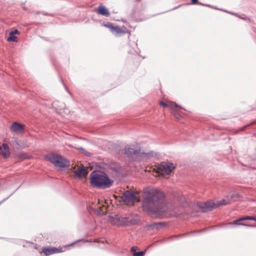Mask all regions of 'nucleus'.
Returning <instances> with one entry per match:
<instances>
[{
	"mask_svg": "<svg viewBox=\"0 0 256 256\" xmlns=\"http://www.w3.org/2000/svg\"><path fill=\"white\" fill-rule=\"evenodd\" d=\"M143 194L142 208L144 211L151 216H160L166 212L168 208L164 201L162 192L150 186L144 188Z\"/></svg>",
	"mask_w": 256,
	"mask_h": 256,
	"instance_id": "1",
	"label": "nucleus"
},
{
	"mask_svg": "<svg viewBox=\"0 0 256 256\" xmlns=\"http://www.w3.org/2000/svg\"><path fill=\"white\" fill-rule=\"evenodd\" d=\"M90 180L91 185L96 188L105 189L110 188L114 180L107 174L101 171H94L90 174Z\"/></svg>",
	"mask_w": 256,
	"mask_h": 256,
	"instance_id": "2",
	"label": "nucleus"
},
{
	"mask_svg": "<svg viewBox=\"0 0 256 256\" xmlns=\"http://www.w3.org/2000/svg\"><path fill=\"white\" fill-rule=\"evenodd\" d=\"M45 158L60 170H62L69 166L68 161L65 159L62 156L56 154H49L45 156Z\"/></svg>",
	"mask_w": 256,
	"mask_h": 256,
	"instance_id": "3",
	"label": "nucleus"
},
{
	"mask_svg": "<svg viewBox=\"0 0 256 256\" xmlns=\"http://www.w3.org/2000/svg\"><path fill=\"white\" fill-rule=\"evenodd\" d=\"M108 222L116 226H122L126 224L128 219L126 217H123L118 214L110 216L108 217Z\"/></svg>",
	"mask_w": 256,
	"mask_h": 256,
	"instance_id": "4",
	"label": "nucleus"
},
{
	"mask_svg": "<svg viewBox=\"0 0 256 256\" xmlns=\"http://www.w3.org/2000/svg\"><path fill=\"white\" fill-rule=\"evenodd\" d=\"M174 168L172 163L162 162L158 166V173L161 175L168 174Z\"/></svg>",
	"mask_w": 256,
	"mask_h": 256,
	"instance_id": "5",
	"label": "nucleus"
},
{
	"mask_svg": "<svg viewBox=\"0 0 256 256\" xmlns=\"http://www.w3.org/2000/svg\"><path fill=\"white\" fill-rule=\"evenodd\" d=\"M226 203L225 202L224 200H222L218 201L216 204L212 202H207L204 203L200 204L198 206L200 209L204 210H212L220 206L226 205Z\"/></svg>",
	"mask_w": 256,
	"mask_h": 256,
	"instance_id": "6",
	"label": "nucleus"
},
{
	"mask_svg": "<svg viewBox=\"0 0 256 256\" xmlns=\"http://www.w3.org/2000/svg\"><path fill=\"white\" fill-rule=\"evenodd\" d=\"M131 154L142 157H148L150 155L148 153L141 152L140 145L137 142L129 146V156Z\"/></svg>",
	"mask_w": 256,
	"mask_h": 256,
	"instance_id": "7",
	"label": "nucleus"
},
{
	"mask_svg": "<svg viewBox=\"0 0 256 256\" xmlns=\"http://www.w3.org/2000/svg\"><path fill=\"white\" fill-rule=\"evenodd\" d=\"M118 204L120 206H128V190L125 191L122 196L116 197Z\"/></svg>",
	"mask_w": 256,
	"mask_h": 256,
	"instance_id": "8",
	"label": "nucleus"
},
{
	"mask_svg": "<svg viewBox=\"0 0 256 256\" xmlns=\"http://www.w3.org/2000/svg\"><path fill=\"white\" fill-rule=\"evenodd\" d=\"M104 26L109 28L112 32L116 35H120L121 34H124L126 32L125 31L122 30L119 26H114L110 22L105 24Z\"/></svg>",
	"mask_w": 256,
	"mask_h": 256,
	"instance_id": "9",
	"label": "nucleus"
},
{
	"mask_svg": "<svg viewBox=\"0 0 256 256\" xmlns=\"http://www.w3.org/2000/svg\"><path fill=\"white\" fill-rule=\"evenodd\" d=\"M24 125L20 124L18 122H14L10 127L12 132L22 134L24 132Z\"/></svg>",
	"mask_w": 256,
	"mask_h": 256,
	"instance_id": "10",
	"label": "nucleus"
},
{
	"mask_svg": "<svg viewBox=\"0 0 256 256\" xmlns=\"http://www.w3.org/2000/svg\"><path fill=\"white\" fill-rule=\"evenodd\" d=\"M140 196L139 192L129 189V204L132 202H139Z\"/></svg>",
	"mask_w": 256,
	"mask_h": 256,
	"instance_id": "11",
	"label": "nucleus"
},
{
	"mask_svg": "<svg viewBox=\"0 0 256 256\" xmlns=\"http://www.w3.org/2000/svg\"><path fill=\"white\" fill-rule=\"evenodd\" d=\"M88 174V170L83 166H79L74 172L75 176L79 178L86 177Z\"/></svg>",
	"mask_w": 256,
	"mask_h": 256,
	"instance_id": "12",
	"label": "nucleus"
},
{
	"mask_svg": "<svg viewBox=\"0 0 256 256\" xmlns=\"http://www.w3.org/2000/svg\"><path fill=\"white\" fill-rule=\"evenodd\" d=\"M96 12L104 16H108L110 12L102 4L99 5L98 7Z\"/></svg>",
	"mask_w": 256,
	"mask_h": 256,
	"instance_id": "13",
	"label": "nucleus"
},
{
	"mask_svg": "<svg viewBox=\"0 0 256 256\" xmlns=\"http://www.w3.org/2000/svg\"><path fill=\"white\" fill-rule=\"evenodd\" d=\"M42 250H43L44 254L46 256L50 255L53 254L58 253L60 252V250H59L58 248H43Z\"/></svg>",
	"mask_w": 256,
	"mask_h": 256,
	"instance_id": "14",
	"label": "nucleus"
},
{
	"mask_svg": "<svg viewBox=\"0 0 256 256\" xmlns=\"http://www.w3.org/2000/svg\"><path fill=\"white\" fill-rule=\"evenodd\" d=\"M245 218H246V216L242 217V218H239L236 219V220H235L232 221V222H229V223H228V224H229L242 225V226H250V227H252V226H252V225L246 224H243V223H240V222H240V221H242V220H246Z\"/></svg>",
	"mask_w": 256,
	"mask_h": 256,
	"instance_id": "15",
	"label": "nucleus"
},
{
	"mask_svg": "<svg viewBox=\"0 0 256 256\" xmlns=\"http://www.w3.org/2000/svg\"><path fill=\"white\" fill-rule=\"evenodd\" d=\"M140 220V216L138 214H136L132 219L129 220V224H134Z\"/></svg>",
	"mask_w": 256,
	"mask_h": 256,
	"instance_id": "16",
	"label": "nucleus"
},
{
	"mask_svg": "<svg viewBox=\"0 0 256 256\" xmlns=\"http://www.w3.org/2000/svg\"><path fill=\"white\" fill-rule=\"evenodd\" d=\"M165 225V224L164 222H154L151 224V226H152L154 228H159L164 226Z\"/></svg>",
	"mask_w": 256,
	"mask_h": 256,
	"instance_id": "17",
	"label": "nucleus"
},
{
	"mask_svg": "<svg viewBox=\"0 0 256 256\" xmlns=\"http://www.w3.org/2000/svg\"><path fill=\"white\" fill-rule=\"evenodd\" d=\"M7 40L8 42H16L18 41V38L16 36H14V34H11L10 33L9 34V36L7 38Z\"/></svg>",
	"mask_w": 256,
	"mask_h": 256,
	"instance_id": "18",
	"label": "nucleus"
},
{
	"mask_svg": "<svg viewBox=\"0 0 256 256\" xmlns=\"http://www.w3.org/2000/svg\"><path fill=\"white\" fill-rule=\"evenodd\" d=\"M144 252L143 251H140L138 252H134L133 253V256H144Z\"/></svg>",
	"mask_w": 256,
	"mask_h": 256,
	"instance_id": "19",
	"label": "nucleus"
},
{
	"mask_svg": "<svg viewBox=\"0 0 256 256\" xmlns=\"http://www.w3.org/2000/svg\"><path fill=\"white\" fill-rule=\"evenodd\" d=\"M2 154L4 158H7L10 156V152L9 151L4 150L2 152Z\"/></svg>",
	"mask_w": 256,
	"mask_h": 256,
	"instance_id": "20",
	"label": "nucleus"
},
{
	"mask_svg": "<svg viewBox=\"0 0 256 256\" xmlns=\"http://www.w3.org/2000/svg\"><path fill=\"white\" fill-rule=\"evenodd\" d=\"M192 0L191 4H200V5L206 6H210L209 5L204 4H202L200 3V2H198V0Z\"/></svg>",
	"mask_w": 256,
	"mask_h": 256,
	"instance_id": "21",
	"label": "nucleus"
},
{
	"mask_svg": "<svg viewBox=\"0 0 256 256\" xmlns=\"http://www.w3.org/2000/svg\"><path fill=\"white\" fill-rule=\"evenodd\" d=\"M246 220H253L256 222V218L253 216H246Z\"/></svg>",
	"mask_w": 256,
	"mask_h": 256,
	"instance_id": "22",
	"label": "nucleus"
},
{
	"mask_svg": "<svg viewBox=\"0 0 256 256\" xmlns=\"http://www.w3.org/2000/svg\"><path fill=\"white\" fill-rule=\"evenodd\" d=\"M2 148L4 150L9 151V147L7 144H6V143L3 144Z\"/></svg>",
	"mask_w": 256,
	"mask_h": 256,
	"instance_id": "23",
	"label": "nucleus"
},
{
	"mask_svg": "<svg viewBox=\"0 0 256 256\" xmlns=\"http://www.w3.org/2000/svg\"><path fill=\"white\" fill-rule=\"evenodd\" d=\"M160 105L161 106H162L163 107H165V108H166V107L168 106V104H166V103L164 102H162V101H160Z\"/></svg>",
	"mask_w": 256,
	"mask_h": 256,
	"instance_id": "24",
	"label": "nucleus"
},
{
	"mask_svg": "<svg viewBox=\"0 0 256 256\" xmlns=\"http://www.w3.org/2000/svg\"><path fill=\"white\" fill-rule=\"evenodd\" d=\"M138 249V248L137 246H132L131 248V251L134 253V252H136V250Z\"/></svg>",
	"mask_w": 256,
	"mask_h": 256,
	"instance_id": "25",
	"label": "nucleus"
},
{
	"mask_svg": "<svg viewBox=\"0 0 256 256\" xmlns=\"http://www.w3.org/2000/svg\"><path fill=\"white\" fill-rule=\"evenodd\" d=\"M10 33L11 34H18L19 33V32L18 30H14V31H12L11 32H10Z\"/></svg>",
	"mask_w": 256,
	"mask_h": 256,
	"instance_id": "26",
	"label": "nucleus"
},
{
	"mask_svg": "<svg viewBox=\"0 0 256 256\" xmlns=\"http://www.w3.org/2000/svg\"><path fill=\"white\" fill-rule=\"evenodd\" d=\"M78 149L80 151H84V149L82 148H78Z\"/></svg>",
	"mask_w": 256,
	"mask_h": 256,
	"instance_id": "27",
	"label": "nucleus"
},
{
	"mask_svg": "<svg viewBox=\"0 0 256 256\" xmlns=\"http://www.w3.org/2000/svg\"><path fill=\"white\" fill-rule=\"evenodd\" d=\"M174 104L175 106L180 108L179 106H178L176 102L174 103Z\"/></svg>",
	"mask_w": 256,
	"mask_h": 256,
	"instance_id": "28",
	"label": "nucleus"
},
{
	"mask_svg": "<svg viewBox=\"0 0 256 256\" xmlns=\"http://www.w3.org/2000/svg\"><path fill=\"white\" fill-rule=\"evenodd\" d=\"M42 14H43L44 15H45V16H47V15H48V14H47L46 13H43Z\"/></svg>",
	"mask_w": 256,
	"mask_h": 256,
	"instance_id": "29",
	"label": "nucleus"
},
{
	"mask_svg": "<svg viewBox=\"0 0 256 256\" xmlns=\"http://www.w3.org/2000/svg\"><path fill=\"white\" fill-rule=\"evenodd\" d=\"M2 147L0 146V150H2Z\"/></svg>",
	"mask_w": 256,
	"mask_h": 256,
	"instance_id": "30",
	"label": "nucleus"
},
{
	"mask_svg": "<svg viewBox=\"0 0 256 256\" xmlns=\"http://www.w3.org/2000/svg\"><path fill=\"white\" fill-rule=\"evenodd\" d=\"M179 117H180V116H177V118H179Z\"/></svg>",
	"mask_w": 256,
	"mask_h": 256,
	"instance_id": "31",
	"label": "nucleus"
}]
</instances>
